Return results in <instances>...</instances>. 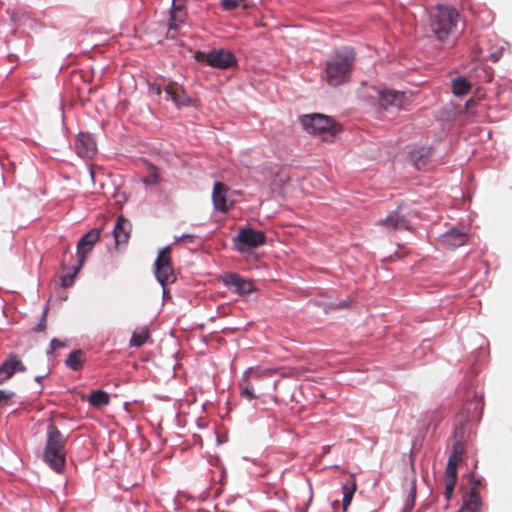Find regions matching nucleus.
Here are the masks:
<instances>
[{
  "instance_id": "obj_1",
  "label": "nucleus",
  "mask_w": 512,
  "mask_h": 512,
  "mask_svg": "<svg viewBox=\"0 0 512 512\" xmlns=\"http://www.w3.org/2000/svg\"><path fill=\"white\" fill-rule=\"evenodd\" d=\"M302 367H250L244 373L239 382L240 395L251 401L258 396L255 393L252 380H264L279 375L283 378H299L303 374Z\"/></svg>"
},
{
  "instance_id": "obj_2",
  "label": "nucleus",
  "mask_w": 512,
  "mask_h": 512,
  "mask_svg": "<svg viewBox=\"0 0 512 512\" xmlns=\"http://www.w3.org/2000/svg\"><path fill=\"white\" fill-rule=\"evenodd\" d=\"M355 63V52L353 48L344 47L326 61L325 80L328 85L338 87L347 83L350 79Z\"/></svg>"
},
{
  "instance_id": "obj_3",
  "label": "nucleus",
  "mask_w": 512,
  "mask_h": 512,
  "mask_svg": "<svg viewBox=\"0 0 512 512\" xmlns=\"http://www.w3.org/2000/svg\"><path fill=\"white\" fill-rule=\"evenodd\" d=\"M66 443L67 438L58 427L49 424L46 430L43 461L57 473H61L66 466Z\"/></svg>"
},
{
  "instance_id": "obj_4",
  "label": "nucleus",
  "mask_w": 512,
  "mask_h": 512,
  "mask_svg": "<svg viewBox=\"0 0 512 512\" xmlns=\"http://www.w3.org/2000/svg\"><path fill=\"white\" fill-rule=\"evenodd\" d=\"M300 123L305 131L318 135L324 141H331L340 131L331 117L320 113L303 115Z\"/></svg>"
},
{
  "instance_id": "obj_5",
  "label": "nucleus",
  "mask_w": 512,
  "mask_h": 512,
  "mask_svg": "<svg viewBox=\"0 0 512 512\" xmlns=\"http://www.w3.org/2000/svg\"><path fill=\"white\" fill-rule=\"evenodd\" d=\"M457 11L449 6H438L431 18L430 26L439 40H445L456 28L458 20Z\"/></svg>"
},
{
  "instance_id": "obj_6",
  "label": "nucleus",
  "mask_w": 512,
  "mask_h": 512,
  "mask_svg": "<svg viewBox=\"0 0 512 512\" xmlns=\"http://www.w3.org/2000/svg\"><path fill=\"white\" fill-rule=\"evenodd\" d=\"M194 58L201 63L217 68V69H228L233 67L237 63L235 55L225 49H214L209 52L197 51Z\"/></svg>"
},
{
  "instance_id": "obj_7",
  "label": "nucleus",
  "mask_w": 512,
  "mask_h": 512,
  "mask_svg": "<svg viewBox=\"0 0 512 512\" xmlns=\"http://www.w3.org/2000/svg\"><path fill=\"white\" fill-rule=\"evenodd\" d=\"M155 275L163 287L176 280L171 264V249L169 246L164 247L158 254L155 262Z\"/></svg>"
},
{
  "instance_id": "obj_8",
  "label": "nucleus",
  "mask_w": 512,
  "mask_h": 512,
  "mask_svg": "<svg viewBox=\"0 0 512 512\" xmlns=\"http://www.w3.org/2000/svg\"><path fill=\"white\" fill-rule=\"evenodd\" d=\"M235 241L237 242L238 251L247 252L250 249L263 245L266 241V236L262 231L244 228L240 230Z\"/></svg>"
},
{
  "instance_id": "obj_9",
  "label": "nucleus",
  "mask_w": 512,
  "mask_h": 512,
  "mask_svg": "<svg viewBox=\"0 0 512 512\" xmlns=\"http://www.w3.org/2000/svg\"><path fill=\"white\" fill-rule=\"evenodd\" d=\"M409 96L405 92L396 90H383L379 93L380 105L384 109H402L409 102Z\"/></svg>"
},
{
  "instance_id": "obj_10",
  "label": "nucleus",
  "mask_w": 512,
  "mask_h": 512,
  "mask_svg": "<svg viewBox=\"0 0 512 512\" xmlns=\"http://www.w3.org/2000/svg\"><path fill=\"white\" fill-rule=\"evenodd\" d=\"M222 281L227 287L234 288L239 295H248L255 290L251 280L245 279L237 273H225L222 276Z\"/></svg>"
},
{
  "instance_id": "obj_11",
  "label": "nucleus",
  "mask_w": 512,
  "mask_h": 512,
  "mask_svg": "<svg viewBox=\"0 0 512 512\" xmlns=\"http://www.w3.org/2000/svg\"><path fill=\"white\" fill-rule=\"evenodd\" d=\"M228 191L229 188L224 183H214L212 201L216 211L227 213L234 206V201H229L227 198Z\"/></svg>"
},
{
  "instance_id": "obj_12",
  "label": "nucleus",
  "mask_w": 512,
  "mask_h": 512,
  "mask_svg": "<svg viewBox=\"0 0 512 512\" xmlns=\"http://www.w3.org/2000/svg\"><path fill=\"white\" fill-rule=\"evenodd\" d=\"M100 233L101 229H92L79 240L77 244V258L80 266L84 264L88 254L92 251L94 244L99 240Z\"/></svg>"
},
{
  "instance_id": "obj_13",
  "label": "nucleus",
  "mask_w": 512,
  "mask_h": 512,
  "mask_svg": "<svg viewBox=\"0 0 512 512\" xmlns=\"http://www.w3.org/2000/svg\"><path fill=\"white\" fill-rule=\"evenodd\" d=\"M75 150L82 158H91L97 151L96 141L89 133L80 132L75 141Z\"/></svg>"
},
{
  "instance_id": "obj_14",
  "label": "nucleus",
  "mask_w": 512,
  "mask_h": 512,
  "mask_svg": "<svg viewBox=\"0 0 512 512\" xmlns=\"http://www.w3.org/2000/svg\"><path fill=\"white\" fill-rule=\"evenodd\" d=\"M26 367L17 355L9 354L6 360L0 365V383L11 378L16 372H25Z\"/></svg>"
},
{
  "instance_id": "obj_15",
  "label": "nucleus",
  "mask_w": 512,
  "mask_h": 512,
  "mask_svg": "<svg viewBox=\"0 0 512 512\" xmlns=\"http://www.w3.org/2000/svg\"><path fill=\"white\" fill-rule=\"evenodd\" d=\"M131 232V222L123 215H119L113 230L116 246L126 245L131 237Z\"/></svg>"
},
{
  "instance_id": "obj_16",
  "label": "nucleus",
  "mask_w": 512,
  "mask_h": 512,
  "mask_svg": "<svg viewBox=\"0 0 512 512\" xmlns=\"http://www.w3.org/2000/svg\"><path fill=\"white\" fill-rule=\"evenodd\" d=\"M163 89L176 106L180 107L190 104V97L187 95L184 88L178 83L170 81L164 85Z\"/></svg>"
},
{
  "instance_id": "obj_17",
  "label": "nucleus",
  "mask_w": 512,
  "mask_h": 512,
  "mask_svg": "<svg viewBox=\"0 0 512 512\" xmlns=\"http://www.w3.org/2000/svg\"><path fill=\"white\" fill-rule=\"evenodd\" d=\"M378 224L393 230H407L410 228V221L400 209L392 212L385 219L380 220Z\"/></svg>"
},
{
  "instance_id": "obj_18",
  "label": "nucleus",
  "mask_w": 512,
  "mask_h": 512,
  "mask_svg": "<svg viewBox=\"0 0 512 512\" xmlns=\"http://www.w3.org/2000/svg\"><path fill=\"white\" fill-rule=\"evenodd\" d=\"M468 236L465 232L458 229H451L441 237L443 246L454 249L464 245L467 242Z\"/></svg>"
},
{
  "instance_id": "obj_19",
  "label": "nucleus",
  "mask_w": 512,
  "mask_h": 512,
  "mask_svg": "<svg viewBox=\"0 0 512 512\" xmlns=\"http://www.w3.org/2000/svg\"><path fill=\"white\" fill-rule=\"evenodd\" d=\"M482 506L479 492L476 487H471L469 492L463 495V504L459 512H479Z\"/></svg>"
},
{
  "instance_id": "obj_20",
  "label": "nucleus",
  "mask_w": 512,
  "mask_h": 512,
  "mask_svg": "<svg viewBox=\"0 0 512 512\" xmlns=\"http://www.w3.org/2000/svg\"><path fill=\"white\" fill-rule=\"evenodd\" d=\"M457 468L451 461L447 462L445 471V498L447 502L450 501L457 483Z\"/></svg>"
},
{
  "instance_id": "obj_21",
  "label": "nucleus",
  "mask_w": 512,
  "mask_h": 512,
  "mask_svg": "<svg viewBox=\"0 0 512 512\" xmlns=\"http://www.w3.org/2000/svg\"><path fill=\"white\" fill-rule=\"evenodd\" d=\"M185 10H176L170 12L167 37L174 39L177 36L179 27L185 23Z\"/></svg>"
},
{
  "instance_id": "obj_22",
  "label": "nucleus",
  "mask_w": 512,
  "mask_h": 512,
  "mask_svg": "<svg viewBox=\"0 0 512 512\" xmlns=\"http://www.w3.org/2000/svg\"><path fill=\"white\" fill-rule=\"evenodd\" d=\"M357 489V483L354 475H350V477L347 479L346 482L342 483V493H343V500H342V509L343 512L348 511V507L352 502L353 496Z\"/></svg>"
},
{
  "instance_id": "obj_23",
  "label": "nucleus",
  "mask_w": 512,
  "mask_h": 512,
  "mask_svg": "<svg viewBox=\"0 0 512 512\" xmlns=\"http://www.w3.org/2000/svg\"><path fill=\"white\" fill-rule=\"evenodd\" d=\"M150 339V332L148 327H140L136 329L130 338L129 345L131 347L139 348L143 346Z\"/></svg>"
},
{
  "instance_id": "obj_24",
  "label": "nucleus",
  "mask_w": 512,
  "mask_h": 512,
  "mask_svg": "<svg viewBox=\"0 0 512 512\" xmlns=\"http://www.w3.org/2000/svg\"><path fill=\"white\" fill-rule=\"evenodd\" d=\"M430 152L425 148L415 149L410 152V159L417 169L426 165Z\"/></svg>"
},
{
  "instance_id": "obj_25",
  "label": "nucleus",
  "mask_w": 512,
  "mask_h": 512,
  "mask_svg": "<svg viewBox=\"0 0 512 512\" xmlns=\"http://www.w3.org/2000/svg\"><path fill=\"white\" fill-rule=\"evenodd\" d=\"M84 362V353L82 350H74L71 352L67 359L65 360V364L72 370L78 371L82 368Z\"/></svg>"
},
{
  "instance_id": "obj_26",
  "label": "nucleus",
  "mask_w": 512,
  "mask_h": 512,
  "mask_svg": "<svg viewBox=\"0 0 512 512\" xmlns=\"http://www.w3.org/2000/svg\"><path fill=\"white\" fill-rule=\"evenodd\" d=\"M88 401L94 407H101L109 404L110 396L105 391L97 390L91 393Z\"/></svg>"
},
{
  "instance_id": "obj_27",
  "label": "nucleus",
  "mask_w": 512,
  "mask_h": 512,
  "mask_svg": "<svg viewBox=\"0 0 512 512\" xmlns=\"http://www.w3.org/2000/svg\"><path fill=\"white\" fill-rule=\"evenodd\" d=\"M470 84L464 78H456L452 81L453 93L456 96H464L470 91Z\"/></svg>"
},
{
  "instance_id": "obj_28",
  "label": "nucleus",
  "mask_w": 512,
  "mask_h": 512,
  "mask_svg": "<svg viewBox=\"0 0 512 512\" xmlns=\"http://www.w3.org/2000/svg\"><path fill=\"white\" fill-rule=\"evenodd\" d=\"M221 6L226 11L235 10L237 8L246 9L248 7L245 0H222Z\"/></svg>"
},
{
  "instance_id": "obj_29",
  "label": "nucleus",
  "mask_w": 512,
  "mask_h": 512,
  "mask_svg": "<svg viewBox=\"0 0 512 512\" xmlns=\"http://www.w3.org/2000/svg\"><path fill=\"white\" fill-rule=\"evenodd\" d=\"M150 173L143 178V182L147 185L158 184L161 181V177L158 169L150 164L149 165Z\"/></svg>"
},
{
  "instance_id": "obj_30",
  "label": "nucleus",
  "mask_w": 512,
  "mask_h": 512,
  "mask_svg": "<svg viewBox=\"0 0 512 512\" xmlns=\"http://www.w3.org/2000/svg\"><path fill=\"white\" fill-rule=\"evenodd\" d=\"M81 267L82 266H80V263H78V265L74 267V271L72 273H68L63 276L61 279V286L64 288L70 287L73 284L74 279Z\"/></svg>"
},
{
  "instance_id": "obj_31",
  "label": "nucleus",
  "mask_w": 512,
  "mask_h": 512,
  "mask_svg": "<svg viewBox=\"0 0 512 512\" xmlns=\"http://www.w3.org/2000/svg\"><path fill=\"white\" fill-rule=\"evenodd\" d=\"M415 504V486H413L410 495L408 496L405 505L402 509V512H412Z\"/></svg>"
},
{
  "instance_id": "obj_32",
  "label": "nucleus",
  "mask_w": 512,
  "mask_h": 512,
  "mask_svg": "<svg viewBox=\"0 0 512 512\" xmlns=\"http://www.w3.org/2000/svg\"><path fill=\"white\" fill-rule=\"evenodd\" d=\"M465 452L464 444L460 440H456L452 447V454H455L457 456H462Z\"/></svg>"
},
{
  "instance_id": "obj_33",
  "label": "nucleus",
  "mask_w": 512,
  "mask_h": 512,
  "mask_svg": "<svg viewBox=\"0 0 512 512\" xmlns=\"http://www.w3.org/2000/svg\"><path fill=\"white\" fill-rule=\"evenodd\" d=\"M64 343L56 338L52 339L50 342V348L47 351V354H52L56 349L64 347Z\"/></svg>"
},
{
  "instance_id": "obj_34",
  "label": "nucleus",
  "mask_w": 512,
  "mask_h": 512,
  "mask_svg": "<svg viewBox=\"0 0 512 512\" xmlns=\"http://www.w3.org/2000/svg\"><path fill=\"white\" fill-rule=\"evenodd\" d=\"M195 236L192 234H183L180 237H175L176 242H185V243H193L195 240Z\"/></svg>"
},
{
  "instance_id": "obj_35",
  "label": "nucleus",
  "mask_w": 512,
  "mask_h": 512,
  "mask_svg": "<svg viewBox=\"0 0 512 512\" xmlns=\"http://www.w3.org/2000/svg\"><path fill=\"white\" fill-rule=\"evenodd\" d=\"M184 10V0H173L171 11Z\"/></svg>"
},
{
  "instance_id": "obj_36",
  "label": "nucleus",
  "mask_w": 512,
  "mask_h": 512,
  "mask_svg": "<svg viewBox=\"0 0 512 512\" xmlns=\"http://www.w3.org/2000/svg\"><path fill=\"white\" fill-rule=\"evenodd\" d=\"M46 328V313L43 314L40 323L34 327L35 332L43 331Z\"/></svg>"
},
{
  "instance_id": "obj_37",
  "label": "nucleus",
  "mask_w": 512,
  "mask_h": 512,
  "mask_svg": "<svg viewBox=\"0 0 512 512\" xmlns=\"http://www.w3.org/2000/svg\"><path fill=\"white\" fill-rule=\"evenodd\" d=\"M14 395L13 392L0 390V402L7 401L12 398Z\"/></svg>"
},
{
  "instance_id": "obj_38",
  "label": "nucleus",
  "mask_w": 512,
  "mask_h": 512,
  "mask_svg": "<svg viewBox=\"0 0 512 512\" xmlns=\"http://www.w3.org/2000/svg\"><path fill=\"white\" fill-rule=\"evenodd\" d=\"M448 461H451L452 463L455 464L456 467H458L459 463L462 462V456H457V455L451 453L448 458Z\"/></svg>"
},
{
  "instance_id": "obj_39",
  "label": "nucleus",
  "mask_w": 512,
  "mask_h": 512,
  "mask_svg": "<svg viewBox=\"0 0 512 512\" xmlns=\"http://www.w3.org/2000/svg\"><path fill=\"white\" fill-rule=\"evenodd\" d=\"M471 487H476V491H478L479 486L481 485V480L476 478L474 474L471 475Z\"/></svg>"
},
{
  "instance_id": "obj_40",
  "label": "nucleus",
  "mask_w": 512,
  "mask_h": 512,
  "mask_svg": "<svg viewBox=\"0 0 512 512\" xmlns=\"http://www.w3.org/2000/svg\"><path fill=\"white\" fill-rule=\"evenodd\" d=\"M500 56H501L500 52L492 53L491 54V59H492L493 62H497L499 60Z\"/></svg>"
},
{
  "instance_id": "obj_41",
  "label": "nucleus",
  "mask_w": 512,
  "mask_h": 512,
  "mask_svg": "<svg viewBox=\"0 0 512 512\" xmlns=\"http://www.w3.org/2000/svg\"><path fill=\"white\" fill-rule=\"evenodd\" d=\"M89 174H90V177H91V181L94 182V171L92 168L89 169Z\"/></svg>"
},
{
  "instance_id": "obj_42",
  "label": "nucleus",
  "mask_w": 512,
  "mask_h": 512,
  "mask_svg": "<svg viewBox=\"0 0 512 512\" xmlns=\"http://www.w3.org/2000/svg\"><path fill=\"white\" fill-rule=\"evenodd\" d=\"M44 376H37L35 377V381L41 382Z\"/></svg>"
},
{
  "instance_id": "obj_43",
  "label": "nucleus",
  "mask_w": 512,
  "mask_h": 512,
  "mask_svg": "<svg viewBox=\"0 0 512 512\" xmlns=\"http://www.w3.org/2000/svg\"><path fill=\"white\" fill-rule=\"evenodd\" d=\"M160 93H161V88L157 87V94L160 95Z\"/></svg>"
},
{
  "instance_id": "obj_44",
  "label": "nucleus",
  "mask_w": 512,
  "mask_h": 512,
  "mask_svg": "<svg viewBox=\"0 0 512 512\" xmlns=\"http://www.w3.org/2000/svg\"><path fill=\"white\" fill-rule=\"evenodd\" d=\"M261 380H252V384L254 385L255 383H258L260 382Z\"/></svg>"
}]
</instances>
